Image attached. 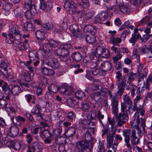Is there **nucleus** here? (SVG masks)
<instances>
[{"label": "nucleus", "mask_w": 152, "mask_h": 152, "mask_svg": "<svg viewBox=\"0 0 152 152\" xmlns=\"http://www.w3.org/2000/svg\"><path fill=\"white\" fill-rule=\"evenodd\" d=\"M102 94L101 91H98L91 94L90 96L96 102L101 103L103 99V96Z\"/></svg>", "instance_id": "ddd939ff"}, {"label": "nucleus", "mask_w": 152, "mask_h": 152, "mask_svg": "<svg viewBox=\"0 0 152 152\" xmlns=\"http://www.w3.org/2000/svg\"><path fill=\"white\" fill-rule=\"evenodd\" d=\"M15 43L18 45V48L20 50H24L25 49V45L23 42L20 41H18V42L15 41Z\"/></svg>", "instance_id": "603ef678"}, {"label": "nucleus", "mask_w": 152, "mask_h": 152, "mask_svg": "<svg viewBox=\"0 0 152 152\" xmlns=\"http://www.w3.org/2000/svg\"><path fill=\"white\" fill-rule=\"evenodd\" d=\"M100 17V18L102 20V21L103 22L105 20H106L107 18V14L104 12H103L102 13L99 14Z\"/></svg>", "instance_id": "09e8293b"}, {"label": "nucleus", "mask_w": 152, "mask_h": 152, "mask_svg": "<svg viewBox=\"0 0 152 152\" xmlns=\"http://www.w3.org/2000/svg\"><path fill=\"white\" fill-rule=\"evenodd\" d=\"M132 134L131 140L132 144L133 145H136L139 143L140 142L139 139L136 136V132L135 129H133L132 130Z\"/></svg>", "instance_id": "2eb2a0df"}, {"label": "nucleus", "mask_w": 152, "mask_h": 152, "mask_svg": "<svg viewBox=\"0 0 152 152\" xmlns=\"http://www.w3.org/2000/svg\"><path fill=\"white\" fill-rule=\"evenodd\" d=\"M72 34L74 37L78 38L80 39H83L85 37V36L82 34L79 29L76 31V32H74Z\"/></svg>", "instance_id": "a18cd8bd"}, {"label": "nucleus", "mask_w": 152, "mask_h": 152, "mask_svg": "<svg viewBox=\"0 0 152 152\" xmlns=\"http://www.w3.org/2000/svg\"><path fill=\"white\" fill-rule=\"evenodd\" d=\"M96 115L95 113L93 111H88L86 114V117L89 120H94Z\"/></svg>", "instance_id": "e433bc0d"}, {"label": "nucleus", "mask_w": 152, "mask_h": 152, "mask_svg": "<svg viewBox=\"0 0 152 152\" xmlns=\"http://www.w3.org/2000/svg\"><path fill=\"white\" fill-rule=\"evenodd\" d=\"M61 132V130L58 128L54 129L53 131V136H57L60 135Z\"/></svg>", "instance_id": "0e129e2a"}, {"label": "nucleus", "mask_w": 152, "mask_h": 152, "mask_svg": "<svg viewBox=\"0 0 152 152\" xmlns=\"http://www.w3.org/2000/svg\"><path fill=\"white\" fill-rule=\"evenodd\" d=\"M123 100L124 102V104H127L128 106V110H130V108H132V102L130 98L127 95H125Z\"/></svg>", "instance_id": "a878e982"}, {"label": "nucleus", "mask_w": 152, "mask_h": 152, "mask_svg": "<svg viewBox=\"0 0 152 152\" xmlns=\"http://www.w3.org/2000/svg\"><path fill=\"white\" fill-rule=\"evenodd\" d=\"M91 144V147L93 146L92 143L86 141L81 140L78 141L76 143V147L79 150H86L89 148V143Z\"/></svg>", "instance_id": "39448f33"}, {"label": "nucleus", "mask_w": 152, "mask_h": 152, "mask_svg": "<svg viewBox=\"0 0 152 152\" xmlns=\"http://www.w3.org/2000/svg\"><path fill=\"white\" fill-rule=\"evenodd\" d=\"M64 7L70 12H72V13L75 12L76 8L74 2L72 0H66L64 5Z\"/></svg>", "instance_id": "6e6552de"}, {"label": "nucleus", "mask_w": 152, "mask_h": 152, "mask_svg": "<svg viewBox=\"0 0 152 152\" xmlns=\"http://www.w3.org/2000/svg\"><path fill=\"white\" fill-rule=\"evenodd\" d=\"M77 129L75 127H71L67 131V134L69 137H72L75 135Z\"/></svg>", "instance_id": "79ce46f5"}, {"label": "nucleus", "mask_w": 152, "mask_h": 152, "mask_svg": "<svg viewBox=\"0 0 152 152\" xmlns=\"http://www.w3.org/2000/svg\"><path fill=\"white\" fill-rule=\"evenodd\" d=\"M58 44L59 42L57 41L49 39L48 43L45 44L43 45V50L46 55L48 54L49 55H50L52 47H56L58 46Z\"/></svg>", "instance_id": "f03ea898"}, {"label": "nucleus", "mask_w": 152, "mask_h": 152, "mask_svg": "<svg viewBox=\"0 0 152 152\" xmlns=\"http://www.w3.org/2000/svg\"><path fill=\"white\" fill-rule=\"evenodd\" d=\"M127 105H125L124 103H121V110L122 114L123 115H128L127 111L129 110L127 109Z\"/></svg>", "instance_id": "c9c22d12"}, {"label": "nucleus", "mask_w": 152, "mask_h": 152, "mask_svg": "<svg viewBox=\"0 0 152 152\" xmlns=\"http://www.w3.org/2000/svg\"><path fill=\"white\" fill-rule=\"evenodd\" d=\"M123 134L125 139L124 140H130V130L129 129H124L123 131Z\"/></svg>", "instance_id": "f704fd0d"}, {"label": "nucleus", "mask_w": 152, "mask_h": 152, "mask_svg": "<svg viewBox=\"0 0 152 152\" xmlns=\"http://www.w3.org/2000/svg\"><path fill=\"white\" fill-rule=\"evenodd\" d=\"M29 57L30 60L34 61L38 58V54L36 51H31L29 53Z\"/></svg>", "instance_id": "473e14b6"}, {"label": "nucleus", "mask_w": 152, "mask_h": 152, "mask_svg": "<svg viewBox=\"0 0 152 152\" xmlns=\"http://www.w3.org/2000/svg\"><path fill=\"white\" fill-rule=\"evenodd\" d=\"M8 65L7 62L4 59V58L0 57V72L2 75L6 78H9L10 77L7 69Z\"/></svg>", "instance_id": "7ed1b4c3"}, {"label": "nucleus", "mask_w": 152, "mask_h": 152, "mask_svg": "<svg viewBox=\"0 0 152 152\" xmlns=\"http://www.w3.org/2000/svg\"><path fill=\"white\" fill-rule=\"evenodd\" d=\"M77 3L79 5L82 6L84 8H87L89 5L88 0H78Z\"/></svg>", "instance_id": "72a5a7b5"}, {"label": "nucleus", "mask_w": 152, "mask_h": 152, "mask_svg": "<svg viewBox=\"0 0 152 152\" xmlns=\"http://www.w3.org/2000/svg\"><path fill=\"white\" fill-rule=\"evenodd\" d=\"M24 26L25 29L27 31H31L34 29V26L30 22H26L24 23Z\"/></svg>", "instance_id": "c85d7f7f"}, {"label": "nucleus", "mask_w": 152, "mask_h": 152, "mask_svg": "<svg viewBox=\"0 0 152 152\" xmlns=\"http://www.w3.org/2000/svg\"><path fill=\"white\" fill-rule=\"evenodd\" d=\"M94 34H91L89 35H86V37H84L86 41L88 43H95L96 41V38L94 36Z\"/></svg>", "instance_id": "5701e85b"}, {"label": "nucleus", "mask_w": 152, "mask_h": 152, "mask_svg": "<svg viewBox=\"0 0 152 152\" xmlns=\"http://www.w3.org/2000/svg\"><path fill=\"white\" fill-rule=\"evenodd\" d=\"M40 3L39 8L42 10H45L47 11L50 10L52 7L51 2L47 1L45 2L44 0H40Z\"/></svg>", "instance_id": "f8f14e48"}, {"label": "nucleus", "mask_w": 152, "mask_h": 152, "mask_svg": "<svg viewBox=\"0 0 152 152\" xmlns=\"http://www.w3.org/2000/svg\"><path fill=\"white\" fill-rule=\"evenodd\" d=\"M81 109L84 111H86L90 108L89 104L86 103H82L81 105Z\"/></svg>", "instance_id": "5fc2aeb1"}, {"label": "nucleus", "mask_w": 152, "mask_h": 152, "mask_svg": "<svg viewBox=\"0 0 152 152\" xmlns=\"http://www.w3.org/2000/svg\"><path fill=\"white\" fill-rule=\"evenodd\" d=\"M140 37V34H133L132 35V37L129 40V41L130 43H132V45L135 44L137 40Z\"/></svg>", "instance_id": "c756f323"}, {"label": "nucleus", "mask_w": 152, "mask_h": 152, "mask_svg": "<svg viewBox=\"0 0 152 152\" xmlns=\"http://www.w3.org/2000/svg\"><path fill=\"white\" fill-rule=\"evenodd\" d=\"M72 59L75 61H79L82 58L81 55L78 52L73 53L72 55Z\"/></svg>", "instance_id": "2f4dec72"}, {"label": "nucleus", "mask_w": 152, "mask_h": 152, "mask_svg": "<svg viewBox=\"0 0 152 152\" xmlns=\"http://www.w3.org/2000/svg\"><path fill=\"white\" fill-rule=\"evenodd\" d=\"M31 148L33 152H41V145L37 142H34L32 144Z\"/></svg>", "instance_id": "b1692460"}, {"label": "nucleus", "mask_w": 152, "mask_h": 152, "mask_svg": "<svg viewBox=\"0 0 152 152\" xmlns=\"http://www.w3.org/2000/svg\"><path fill=\"white\" fill-rule=\"evenodd\" d=\"M75 115L74 113L72 112H69L67 116V118L70 121H72L75 118Z\"/></svg>", "instance_id": "13d9d810"}, {"label": "nucleus", "mask_w": 152, "mask_h": 152, "mask_svg": "<svg viewBox=\"0 0 152 152\" xmlns=\"http://www.w3.org/2000/svg\"><path fill=\"white\" fill-rule=\"evenodd\" d=\"M145 119H142L140 125L141 128H140L138 126L134 127L136 129L137 134L139 137H142L143 134L145 133Z\"/></svg>", "instance_id": "1a4fd4ad"}, {"label": "nucleus", "mask_w": 152, "mask_h": 152, "mask_svg": "<svg viewBox=\"0 0 152 152\" xmlns=\"http://www.w3.org/2000/svg\"><path fill=\"white\" fill-rule=\"evenodd\" d=\"M119 9L121 12L126 13L127 12L128 8L127 6L123 4H119Z\"/></svg>", "instance_id": "de8ad7c7"}, {"label": "nucleus", "mask_w": 152, "mask_h": 152, "mask_svg": "<svg viewBox=\"0 0 152 152\" xmlns=\"http://www.w3.org/2000/svg\"><path fill=\"white\" fill-rule=\"evenodd\" d=\"M70 53V52L68 50H65L64 49L61 48V46L57 49L56 51V53L58 55L62 56H67Z\"/></svg>", "instance_id": "f3484780"}, {"label": "nucleus", "mask_w": 152, "mask_h": 152, "mask_svg": "<svg viewBox=\"0 0 152 152\" xmlns=\"http://www.w3.org/2000/svg\"><path fill=\"white\" fill-rule=\"evenodd\" d=\"M97 117L100 123H101L102 125L103 126V124L102 123L101 120L104 118V115L102 114L100 111L99 110L98 111V113L97 115Z\"/></svg>", "instance_id": "e2e57ef3"}, {"label": "nucleus", "mask_w": 152, "mask_h": 152, "mask_svg": "<svg viewBox=\"0 0 152 152\" xmlns=\"http://www.w3.org/2000/svg\"><path fill=\"white\" fill-rule=\"evenodd\" d=\"M55 142L57 144H62L66 142V138L64 137L61 136L56 139Z\"/></svg>", "instance_id": "37998d69"}, {"label": "nucleus", "mask_w": 152, "mask_h": 152, "mask_svg": "<svg viewBox=\"0 0 152 152\" xmlns=\"http://www.w3.org/2000/svg\"><path fill=\"white\" fill-rule=\"evenodd\" d=\"M127 77V76H125L123 80L120 83H118V81H117L116 84L118 86V90L116 94L117 95L120 96V97H121L124 92V87L126 85V79Z\"/></svg>", "instance_id": "423d86ee"}, {"label": "nucleus", "mask_w": 152, "mask_h": 152, "mask_svg": "<svg viewBox=\"0 0 152 152\" xmlns=\"http://www.w3.org/2000/svg\"><path fill=\"white\" fill-rule=\"evenodd\" d=\"M69 29L72 34L74 32H76L79 29L78 26L75 24L71 25L69 27Z\"/></svg>", "instance_id": "052dcab7"}, {"label": "nucleus", "mask_w": 152, "mask_h": 152, "mask_svg": "<svg viewBox=\"0 0 152 152\" xmlns=\"http://www.w3.org/2000/svg\"><path fill=\"white\" fill-rule=\"evenodd\" d=\"M41 135L44 137H51L53 136L52 134L50 133L49 130L45 129L40 133Z\"/></svg>", "instance_id": "58836bf2"}, {"label": "nucleus", "mask_w": 152, "mask_h": 152, "mask_svg": "<svg viewBox=\"0 0 152 152\" xmlns=\"http://www.w3.org/2000/svg\"><path fill=\"white\" fill-rule=\"evenodd\" d=\"M9 32L15 34L16 33L18 34L19 31L16 27L14 26H11V27L10 28Z\"/></svg>", "instance_id": "680f3d73"}, {"label": "nucleus", "mask_w": 152, "mask_h": 152, "mask_svg": "<svg viewBox=\"0 0 152 152\" xmlns=\"http://www.w3.org/2000/svg\"><path fill=\"white\" fill-rule=\"evenodd\" d=\"M61 48L68 50L69 52H72L73 48L72 45L70 44H65L60 45Z\"/></svg>", "instance_id": "4c0bfd02"}, {"label": "nucleus", "mask_w": 152, "mask_h": 152, "mask_svg": "<svg viewBox=\"0 0 152 152\" xmlns=\"http://www.w3.org/2000/svg\"><path fill=\"white\" fill-rule=\"evenodd\" d=\"M41 72L44 75H52L54 73L53 70L46 67H43L42 68Z\"/></svg>", "instance_id": "bb28decb"}, {"label": "nucleus", "mask_w": 152, "mask_h": 152, "mask_svg": "<svg viewBox=\"0 0 152 152\" xmlns=\"http://www.w3.org/2000/svg\"><path fill=\"white\" fill-rule=\"evenodd\" d=\"M75 95L76 97L78 99L82 98L85 96L84 93L82 91H78L76 92Z\"/></svg>", "instance_id": "4d7b16f0"}, {"label": "nucleus", "mask_w": 152, "mask_h": 152, "mask_svg": "<svg viewBox=\"0 0 152 152\" xmlns=\"http://www.w3.org/2000/svg\"><path fill=\"white\" fill-rule=\"evenodd\" d=\"M53 27V25L48 23L43 24L41 26V28L42 29L46 30H50L52 29Z\"/></svg>", "instance_id": "49530a36"}, {"label": "nucleus", "mask_w": 152, "mask_h": 152, "mask_svg": "<svg viewBox=\"0 0 152 152\" xmlns=\"http://www.w3.org/2000/svg\"><path fill=\"white\" fill-rule=\"evenodd\" d=\"M92 73L94 75H102L103 74L102 70L101 69H97L93 70L92 72Z\"/></svg>", "instance_id": "6e6d98bb"}, {"label": "nucleus", "mask_w": 152, "mask_h": 152, "mask_svg": "<svg viewBox=\"0 0 152 152\" xmlns=\"http://www.w3.org/2000/svg\"><path fill=\"white\" fill-rule=\"evenodd\" d=\"M39 104H36L35 107L33 108L31 111V112L33 114L37 115V117H42V114L39 112Z\"/></svg>", "instance_id": "cd10ccee"}, {"label": "nucleus", "mask_w": 152, "mask_h": 152, "mask_svg": "<svg viewBox=\"0 0 152 152\" xmlns=\"http://www.w3.org/2000/svg\"><path fill=\"white\" fill-rule=\"evenodd\" d=\"M21 89L19 86L15 85L11 88V92L14 96H18L21 92Z\"/></svg>", "instance_id": "a211bd4d"}, {"label": "nucleus", "mask_w": 152, "mask_h": 152, "mask_svg": "<svg viewBox=\"0 0 152 152\" xmlns=\"http://www.w3.org/2000/svg\"><path fill=\"white\" fill-rule=\"evenodd\" d=\"M19 133V129L16 125H13L10 127L8 132V135L13 138L17 137Z\"/></svg>", "instance_id": "9d476101"}, {"label": "nucleus", "mask_w": 152, "mask_h": 152, "mask_svg": "<svg viewBox=\"0 0 152 152\" xmlns=\"http://www.w3.org/2000/svg\"><path fill=\"white\" fill-rule=\"evenodd\" d=\"M104 49L102 47L99 46L96 48V53L99 56H101Z\"/></svg>", "instance_id": "8fccbe9b"}, {"label": "nucleus", "mask_w": 152, "mask_h": 152, "mask_svg": "<svg viewBox=\"0 0 152 152\" xmlns=\"http://www.w3.org/2000/svg\"><path fill=\"white\" fill-rule=\"evenodd\" d=\"M35 35L36 38L39 40L42 41L46 38L45 32L40 30H38L36 32Z\"/></svg>", "instance_id": "aec40b11"}, {"label": "nucleus", "mask_w": 152, "mask_h": 152, "mask_svg": "<svg viewBox=\"0 0 152 152\" xmlns=\"http://www.w3.org/2000/svg\"><path fill=\"white\" fill-rule=\"evenodd\" d=\"M101 67L102 72H107L110 70L111 67V63L109 62L106 61L101 64Z\"/></svg>", "instance_id": "dca6fc26"}, {"label": "nucleus", "mask_w": 152, "mask_h": 152, "mask_svg": "<svg viewBox=\"0 0 152 152\" xmlns=\"http://www.w3.org/2000/svg\"><path fill=\"white\" fill-rule=\"evenodd\" d=\"M23 76V80L26 82H29L31 80L32 78L30 76V74L28 72H24L22 73Z\"/></svg>", "instance_id": "7c9ffc66"}, {"label": "nucleus", "mask_w": 152, "mask_h": 152, "mask_svg": "<svg viewBox=\"0 0 152 152\" xmlns=\"http://www.w3.org/2000/svg\"><path fill=\"white\" fill-rule=\"evenodd\" d=\"M113 137H111L107 135V147L110 148L112 147V148L114 152H116L117 148L118 143L117 141H115L113 143Z\"/></svg>", "instance_id": "0eeeda50"}, {"label": "nucleus", "mask_w": 152, "mask_h": 152, "mask_svg": "<svg viewBox=\"0 0 152 152\" xmlns=\"http://www.w3.org/2000/svg\"><path fill=\"white\" fill-rule=\"evenodd\" d=\"M67 64L70 67H74L75 68H80V65L79 64L74 65V63L72 60H69L68 62H66Z\"/></svg>", "instance_id": "3c124183"}, {"label": "nucleus", "mask_w": 152, "mask_h": 152, "mask_svg": "<svg viewBox=\"0 0 152 152\" xmlns=\"http://www.w3.org/2000/svg\"><path fill=\"white\" fill-rule=\"evenodd\" d=\"M94 15V13L93 12H88L84 14L83 15V20L86 22H88Z\"/></svg>", "instance_id": "412c9836"}, {"label": "nucleus", "mask_w": 152, "mask_h": 152, "mask_svg": "<svg viewBox=\"0 0 152 152\" xmlns=\"http://www.w3.org/2000/svg\"><path fill=\"white\" fill-rule=\"evenodd\" d=\"M140 54L148 53L149 55L148 56V58H151V57H150L151 54H152V48L149 45H146L143 46L142 47L139 48Z\"/></svg>", "instance_id": "4468645a"}, {"label": "nucleus", "mask_w": 152, "mask_h": 152, "mask_svg": "<svg viewBox=\"0 0 152 152\" xmlns=\"http://www.w3.org/2000/svg\"><path fill=\"white\" fill-rule=\"evenodd\" d=\"M110 41L113 45H117L121 42V39L119 38H115L114 37L110 38Z\"/></svg>", "instance_id": "a19ab883"}, {"label": "nucleus", "mask_w": 152, "mask_h": 152, "mask_svg": "<svg viewBox=\"0 0 152 152\" xmlns=\"http://www.w3.org/2000/svg\"><path fill=\"white\" fill-rule=\"evenodd\" d=\"M84 134H85V137L86 141L88 142L91 141L92 140V137L90 133L87 132L84 130H83Z\"/></svg>", "instance_id": "c03bdc74"}, {"label": "nucleus", "mask_w": 152, "mask_h": 152, "mask_svg": "<svg viewBox=\"0 0 152 152\" xmlns=\"http://www.w3.org/2000/svg\"><path fill=\"white\" fill-rule=\"evenodd\" d=\"M152 82V76L150 75L146 80V88L149 89L150 84V83Z\"/></svg>", "instance_id": "774afa93"}, {"label": "nucleus", "mask_w": 152, "mask_h": 152, "mask_svg": "<svg viewBox=\"0 0 152 152\" xmlns=\"http://www.w3.org/2000/svg\"><path fill=\"white\" fill-rule=\"evenodd\" d=\"M95 56V53L94 52H92L91 54H88V55L85 56L83 59V62L84 63H87L91 61L92 60L94 59L95 58H96Z\"/></svg>", "instance_id": "4be33fe9"}, {"label": "nucleus", "mask_w": 152, "mask_h": 152, "mask_svg": "<svg viewBox=\"0 0 152 152\" xmlns=\"http://www.w3.org/2000/svg\"><path fill=\"white\" fill-rule=\"evenodd\" d=\"M108 95L110 98L111 99L112 112L115 116L116 119L117 121V125L121 127L128 120V116L123 115L121 113H119L118 115V109L117 98L115 96H113L112 92L110 91H108Z\"/></svg>", "instance_id": "f257e3e1"}, {"label": "nucleus", "mask_w": 152, "mask_h": 152, "mask_svg": "<svg viewBox=\"0 0 152 152\" xmlns=\"http://www.w3.org/2000/svg\"><path fill=\"white\" fill-rule=\"evenodd\" d=\"M83 29L84 32L92 34H94L96 31L94 27L89 24L85 26Z\"/></svg>", "instance_id": "6ab92c4d"}, {"label": "nucleus", "mask_w": 152, "mask_h": 152, "mask_svg": "<svg viewBox=\"0 0 152 152\" xmlns=\"http://www.w3.org/2000/svg\"><path fill=\"white\" fill-rule=\"evenodd\" d=\"M47 54L48 57L47 58V59L45 60V63L48 66L53 68L57 69L59 66L58 63L57 59L54 58L49 57L50 55L48 54Z\"/></svg>", "instance_id": "20e7f679"}, {"label": "nucleus", "mask_w": 152, "mask_h": 152, "mask_svg": "<svg viewBox=\"0 0 152 152\" xmlns=\"http://www.w3.org/2000/svg\"><path fill=\"white\" fill-rule=\"evenodd\" d=\"M128 81H127V83H128L131 84L132 81L134 80V76H136V74L133 73V72H130L128 74Z\"/></svg>", "instance_id": "864d4df0"}, {"label": "nucleus", "mask_w": 152, "mask_h": 152, "mask_svg": "<svg viewBox=\"0 0 152 152\" xmlns=\"http://www.w3.org/2000/svg\"><path fill=\"white\" fill-rule=\"evenodd\" d=\"M2 88L6 94H9L11 90L10 88L7 83L6 82L4 83L2 86Z\"/></svg>", "instance_id": "ea45409f"}, {"label": "nucleus", "mask_w": 152, "mask_h": 152, "mask_svg": "<svg viewBox=\"0 0 152 152\" xmlns=\"http://www.w3.org/2000/svg\"><path fill=\"white\" fill-rule=\"evenodd\" d=\"M32 136V135L30 134H28L25 136L26 141L29 144H30L33 140V138Z\"/></svg>", "instance_id": "bf43d9fd"}, {"label": "nucleus", "mask_w": 152, "mask_h": 152, "mask_svg": "<svg viewBox=\"0 0 152 152\" xmlns=\"http://www.w3.org/2000/svg\"><path fill=\"white\" fill-rule=\"evenodd\" d=\"M94 60L93 61L92 64L91 65L92 68L97 66L99 64H101V61L97 59L96 60L94 59Z\"/></svg>", "instance_id": "338daca9"}, {"label": "nucleus", "mask_w": 152, "mask_h": 152, "mask_svg": "<svg viewBox=\"0 0 152 152\" xmlns=\"http://www.w3.org/2000/svg\"><path fill=\"white\" fill-rule=\"evenodd\" d=\"M142 119H145V118H140L138 113H136L132 118V120L130 122V124H131V126L135 127L138 126V125L140 123V120L141 121Z\"/></svg>", "instance_id": "9b49d317"}, {"label": "nucleus", "mask_w": 152, "mask_h": 152, "mask_svg": "<svg viewBox=\"0 0 152 152\" xmlns=\"http://www.w3.org/2000/svg\"><path fill=\"white\" fill-rule=\"evenodd\" d=\"M48 93L52 94L56 92L58 89L56 85L54 83H51L48 87Z\"/></svg>", "instance_id": "393cba45"}, {"label": "nucleus", "mask_w": 152, "mask_h": 152, "mask_svg": "<svg viewBox=\"0 0 152 152\" xmlns=\"http://www.w3.org/2000/svg\"><path fill=\"white\" fill-rule=\"evenodd\" d=\"M32 13L28 9L25 12L24 15L27 19H30L32 18Z\"/></svg>", "instance_id": "69168bd1"}]
</instances>
